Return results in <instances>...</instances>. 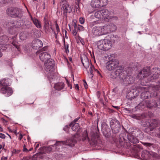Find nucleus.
Segmentation results:
<instances>
[{"instance_id":"f257e3e1","label":"nucleus","mask_w":160,"mask_h":160,"mask_svg":"<svg viewBox=\"0 0 160 160\" xmlns=\"http://www.w3.org/2000/svg\"><path fill=\"white\" fill-rule=\"evenodd\" d=\"M87 140H89L87 132L86 130H84L82 134V136H80L77 132L71 139L67 140L66 142L62 141H57L54 145L48 147H44L43 149L44 151H45V152L49 153L52 150V147L55 146L57 148L61 147L63 145H68L71 147H73L74 145L77 141L82 140L83 141Z\"/></svg>"},{"instance_id":"f03ea898","label":"nucleus","mask_w":160,"mask_h":160,"mask_svg":"<svg viewBox=\"0 0 160 160\" xmlns=\"http://www.w3.org/2000/svg\"><path fill=\"white\" fill-rule=\"evenodd\" d=\"M159 78H160V69L156 68H153L151 71L149 67H145L137 76L138 78L142 80L143 82L145 81L146 83L153 82Z\"/></svg>"},{"instance_id":"7ed1b4c3","label":"nucleus","mask_w":160,"mask_h":160,"mask_svg":"<svg viewBox=\"0 0 160 160\" xmlns=\"http://www.w3.org/2000/svg\"><path fill=\"white\" fill-rule=\"evenodd\" d=\"M142 85L145 86L140 87V89L142 92L141 94V97L142 99H146L150 97L156 96L157 95L158 91L160 87V81L156 85L151 84L149 87L145 84H142Z\"/></svg>"},{"instance_id":"20e7f679","label":"nucleus","mask_w":160,"mask_h":160,"mask_svg":"<svg viewBox=\"0 0 160 160\" xmlns=\"http://www.w3.org/2000/svg\"><path fill=\"white\" fill-rule=\"evenodd\" d=\"M36 54L39 56L41 61H45L44 65L46 70L49 72L53 71L55 63L54 61L51 59L50 55L46 52H43L42 50L37 52Z\"/></svg>"},{"instance_id":"39448f33","label":"nucleus","mask_w":160,"mask_h":160,"mask_svg":"<svg viewBox=\"0 0 160 160\" xmlns=\"http://www.w3.org/2000/svg\"><path fill=\"white\" fill-rule=\"evenodd\" d=\"M81 59L82 63L84 68L88 73L90 78H91V79L92 78L94 71L99 75H101V74L99 71L95 69L93 66L90 63L86 56L84 54L82 55L81 56Z\"/></svg>"},{"instance_id":"423d86ee","label":"nucleus","mask_w":160,"mask_h":160,"mask_svg":"<svg viewBox=\"0 0 160 160\" xmlns=\"http://www.w3.org/2000/svg\"><path fill=\"white\" fill-rule=\"evenodd\" d=\"M97 45L99 49L103 51H108L112 48V43L111 39L105 38L98 41L97 42Z\"/></svg>"},{"instance_id":"0eeeda50","label":"nucleus","mask_w":160,"mask_h":160,"mask_svg":"<svg viewBox=\"0 0 160 160\" xmlns=\"http://www.w3.org/2000/svg\"><path fill=\"white\" fill-rule=\"evenodd\" d=\"M22 24L20 22H14L13 21L9 22L7 24H4L5 27L8 28V32L11 34H15V31L14 28H19L22 26Z\"/></svg>"},{"instance_id":"6e6552de","label":"nucleus","mask_w":160,"mask_h":160,"mask_svg":"<svg viewBox=\"0 0 160 160\" xmlns=\"http://www.w3.org/2000/svg\"><path fill=\"white\" fill-rule=\"evenodd\" d=\"M159 122L157 119L145 120L142 122V125L144 127H148L150 131H152L157 127Z\"/></svg>"},{"instance_id":"1a4fd4ad","label":"nucleus","mask_w":160,"mask_h":160,"mask_svg":"<svg viewBox=\"0 0 160 160\" xmlns=\"http://www.w3.org/2000/svg\"><path fill=\"white\" fill-rule=\"evenodd\" d=\"M108 29L104 26L94 27L92 30V33L95 36H100L107 33Z\"/></svg>"},{"instance_id":"9d476101","label":"nucleus","mask_w":160,"mask_h":160,"mask_svg":"<svg viewBox=\"0 0 160 160\" xmlns=\"http://www.w3.org/2000/svg\"><path fill=\"white\" fill-rule=\"evenodd\" d=\"M122 70L123 69L121 67H118L115 71H112L111 72L110 74V78L114 79L119 76L121 81L122 79H123V77H124V74L122 73Z\"/></svg>"},{"instance_id":"9b49d317","label":"nucleus","mask_w":160,"mask_h":160,"mask_svg":"<svg viewBox=\"0 0 160 160\" xmlns=\"http://www.w3.org/2000/svg\"><path fill=\"white\" fill-rule=\"evenodd\" d=\"M7 13L12 17H20L22 14L21 9L17 8H10L7 9Z\"/></svg>"},{"instance_id":"f8f14e48","label":"nucleus","mask_w":160,"mask_h":160,"mask_svg":"<svg viewBox=\"0 0 160 160\" xmlns=\"http://www.w3.org/2000/svg\"><path fill=\"white\" fill-rule=\"evenodd\" d=\"M118 62L115 60H110L106 64V68L109 70H113L115 68H117L119 67Z\"/></svg>"},{"instance_id":"ddd939ff","label":"nucleus","mask_w":160,"mask_h":160,"mask_svg":"<svg viewBox=\"0 0 160 160\" xmlns=\"http://www.w3.org/2000/svg\"><path fill=\"white\" fill-rule=\"evenodd\" d=\"M110 125L113 133H117L120 131V125L119 121L115 119L111 120Z\"/></svg>"},{"instance_id":"4468645a","label":"nucleus","mask_w":160,"mask_h":160,"mask_svg":"<svg viewBox=\"0 0 160 160\" xmlns=\"http://www.w3.org/2000/svg\"><path fill=\"white\" fill-rule=\"evenodd\" d=\"M156 156L155 153L151 151H148L146 150H143L141 155V158L142 160H148L150 159L151 157Z\"/></svg>"},{"instance_id":"2eb2a0df","label":"nucleus","mask_w":160,"mask_h":160,"mask_svg":"<svg viewBox=\"0 0 160 160\" xmlns=\"http://www.w3.org/2000/svg\"><path fill=\"white\" fill-rule=\"evenodd\" d=\"M134 81V79L133 77L131 76H127L124 75L123 77V79H122L121 82L122 84L127 85L129 84L132 83Z\"/></svg>"},{"instance_id":"dca6fc26","label":"nucleus","mask_w":160,"mask_h":160,"mask_svg":"<svg viewBox=\"0 0 160 160\" xmlns=\"http://www.w3.org/2000/svg\"><path fill=\"white\" fill-rule=\"evenodd\" d=\"M13 92L12 89L9 87H2L0 90V92L4 94L7 97L11 96Z\"/></svg>"},{"instance_id":"f3484780","label":"nucleus","mask_w":160,"mask_h":160,"mask_svg":"<svg viewBox=\"0 0 160 160\" xmlns=\"http://www.w3.org/2000/svg\"><path fill=\"white\" fill-rule=\"evenodd\" d=\"M67 0H61V2L62 5V8L65 12H70L72 11L71 7L69 5L67 2Z\"/></svg>"},{"instance_id":"a211bd4d","label":"nucleus","mask_w":160,"mask_h":160,"mask_svg":"<svg viewBox=\"0 0 160 160\" xmlns=\"http://www.w3.org/2000/svg\"><path fill=\"white\" fill-rule=\"evenodd\" d=\"M111 12L106 9L102 10V19L104 20L106 22H108L111 18L110 16Z\"/></svg>"},{"instance_id":"6ab92c4d","label":"nucleus","mask_w":160,"mask_h":160,"mask_svg":"<svg viewBox=\"0 0 160 160\" xmlns=\"http://www.w3.org/2000/svg\"><path fill=\"white\" fill-rule=\"evenodd\" d=\"M159 105H160L159 101L156 103L155 100H153L146 102L145 105L147 108H150L152 107H158Z\"/></svg>"},{"instance_id":"aec40b11","label":"nucleus","mask_w":160,"mask_h":160,"mask_svg":"<svg viewBox=\"0 0 160 160\" xmlns=\"http://www.w3.org/2000/svg\"><path fill=\"white\" fill-rule=\"evenodd\" d=\"M42 42L39 39L34 40L32 42V48L35 49H39L42 46Z\"/></svg>"},{"instance_id":"412c9836","label":"nucleus","mask_w":160,"mask_h":160,"mask_svg":"<svg viewBox=\"0 0 160 160\" xmlns=\"http://www.w3.org/2000/svg\"><path fill=\"white\" fill-rule=\"evenodd\" d=\"M74 122H71L70 124V126H72V129L73 131H77L79 132L80 130V126L78 123H75Z\"/></svg>"},{"instance_id":"4be33fe9","label":"nucleus","mask_w":160,"mask_h":160,"mask_svg":"<svg viewBox=\"0 0 160 160\" xmlns=\"http://www.w3.org/2000/svg\"><path fill=\"white\" fill-rule=\"evenodd\" d=\"M104 26L107 27L108 30L107 31V33L109 32H113L116 30V26L113 24H111L110 25H105Z\"/></svg>"},{"instance_id":"5701e85b","label":"nucleus","mask_w":160,"mask_h":160,"mask_svg":"<svg viewBox=\"0 0 160 160\" xmlns=\"http://www.w3.org/2000/svg\"><path fill=\"white\" fill-rule=\"evenodd\" d=\"M10 80L8 78H5L0 80V85L2 87H8L9 85V82Z\"/></svg>"},{"instance_id":"b1692460","label":"nucleus","mask_w":160,"mask_h":160,"mask_svg":"<svg viewBox=\"0 0 160 160\" xmlns=\"http://www.w3.org/2000/svg\"><path fill=\"white\" fill-rule=\"evenodd\" d=\"M99 136L98 134L97 133H94L91 135V139L92 142L94 144H97V141L99 139Z\"/></svg>"},{"instance_id":"393cba45","label":"nucleus","mask_w":160,"mask_h":160,"mask_svg":"<svg viewBox=\"0 0 160 160\" xmlns=\"http://www.w3.org/2000/svg\"><path fill=\"white\" fill-rule=\"evenodd\" d=\"M99 0H92L91 2V6L94 8H99L100 7V1Z\"/></svg>"},{"instance_id":"a878e982","label":"nucleus","mask_w":160,"mask_h":160,"mask_svg":"<svg viewBox=\"0 0 160 160\" xmlns=\"http://www.w3.org/2000/svg\"><path fill=\"white\" fill-rule=\"evenodd\" d=\"M64 87V84L63 82L57 83L54 86V88L57 90H60L63 89Z\"/></svg>"},{"instance_id":"bb28decb","label":"nucleus","mask_w":160,"mask_h":160,"mask_svg":"<svg viewBox=\"0 0 160 160\" xmlns=\"http://www.w3.org/2000/svg\"><path fill=\"white\" fill-rule=\"evenodd\" d=\"M128 138L129 141L132 143H136L138 142V139L133 135L129 134L128 136Z\"/></svg>"},{"instance_id":"cd10ccee","label":"nucleus","mask_w":160,"mask_h":160,"mask_svg":"<svg viewBox=\"0 0 160 160\" xmlns=\"http://www.w3.org/2000/svg\"><path fill=\"white\" fill-rule=\"evenodd\" d=\"M44 29L45 32L48 33L49 32L50 29L49 27V23L48 21L45 18L44 19Z\"/></svg>"},{"instance_id":"c85d7f7f","label":"nucleus","mask_w":160,"mask_h":160,"mask_svg":"<svg viewBox=\"0 0 160 160\" xmlns=\"http://www.w3.org/2000/svg\"><path fill=\"white\" fill-rule=\"evenodd\" d=\"M32 20L35 26L38 28H40L41 27V23L40 21L36 18H32Z\"/></svg>"},{"instance_id":"c756f323","label":"nucleus","mask_w":160,"mask_h":160,"mask_svg":"<svg viewBox=\"0 0 160 160\" xmlns=\"http://www.w3.org/2000/svg\"><path fill=\"white\" fill-rule=\"evenodd\" d=\"M12 44L16 48H17L18 50H19V48L18 47V42L16 40V36L12 37Z\"/></svg>"},{"instance_id":"7c9ffc66","label":"nucleus","mask_w":160,"mask_h":160,"mask_svg":"<svg viewBox=\"0 0 160 160\" xmlns=\"http://www.w3.org/2000/svg\"><path fill=\"white\" fill-rule=\"evenodd\" d=\"M27 36V33L26 32H22L20 33L19 37L21 40H25Z\"/></svg>"},{"instance_id":"2f4dec72","label":"nucleus","mask_w":160,"mask_h":160,"mask_svg":"<svg viewBox=\"0 0 160 160\" xmlns=\"http://www.w3.org/2000/svg\"><path fill=\"white\" fill-rule=\"evenodd\" d=\"M102 10L96 12L94 14V16L97 18L102 19Z\"/></svg>"},{"instance_id":"473e14b6","label":"nucleus","mask_w":160,"mask_h":160,"mask_svg":"<svg viewBox=\"0 0 160 160\" xmlns=\"http://www.w3.org/2000/svg\"><path fill=\"white\" fill-rule=\"evenodd\" d=\"M100 1V7H103L107 5L108 3L107 0H99Z\"/></svg>"},{"instance_id":"72a5a7b5","label":"nucleus","mask_w":160,"mask_h":160,"mask_svg":"<svg viewBox=\"0 0 160 160\" xmlns=\"http://www.w3.org/2000/svg\"><path fill=\"white\" fill-rule=\"evenodd\" d=\"M137 108L140 109H144V105H143V102H142L139 103L137 106Z\"/></svg>"},{"instance_id":"f704fd0d","label":"nucleus","mask_w":160,"mask_h":160,"mask_svg":"<svg viewBox=\"0 0 160 160\" xmlns=\"http://www.w3.org/2000/svg\"><path fill=\"white\" fill-rule=\"evenodd\" d=\"M20 150H18L14 149L12 152V154H18L20 152Z\"/></svg>"},{"instance_id":"c9c22d12","label":"nucleus","mask_w":160,"mask_h":160,"mask_svg":"<svg viewBox=\"0 0 160 160\" xmlns=\"http://www.w3.org/2000/svg\"><path fill=\"white\" fill-rule=\"evenodd\" d=\"M71 127L70 124L69 125H67L65 126L63 128V130L66 132H68V129Z\"/></svg>"},{"instance_id":"e433bc0d","label":"nucleus","mask_w":160,"mask_h":160,"mask_svg":"<svg viewBox=\"0 0 160 160\" xmlns=\"http://www.w3.org/2000/svg\"><path fill=\"white\" fill-rule=\"evenodd\" d=\"M78 29L79 31H82L84 30V28L82 26L78 25Z\"/></svg>"},{"instance_id":"4c0bfd02","label":"nucleus","mask_w":160,"mask_h":160,"mask_svg":"<svg viewBox=\"0 0 160 160\" xmlns=\"http://www.w3.org/2000/svg\"><path fill=\"white\" fill-rule=\"evenodd\" d=\"M80 22L81 24H83L84 22V19L82 18H80L79 19Z\"/></svg>"},{"instance_id":"58836bf2","label":"nucleus","mask_w":160,"mask_h":160,"mask_svg":"<svg viewBox=\"0 0 160 160\" xmlns=\"http://www.w3.org/2000/svg\"><path fill=\"white\" fill-rule=\"evenodd\" d=\"M55 27H56V28L57 31V33H58V32H60V29L59 28V26L58 25L57 23H56L55 24Z\"/></svg>"},{"instance_id":"ea45409f","label":"nucleus","mask_w":160,"mask_h":160,"mask_svg":"<svg viewBox=\"0 0 160 160\" xmlns=\"http://www.w3.org/2000/svg\"><path fill=\"white\" fill-rule=\"evenodd\" d=\"M78 29H74L73 31V34L74 36H76L77 37V34L78 32L77 31Z\"/></svg>"},{"instance_id":"a19ab883","label":"nucleus","mask_w":160,"mask_h":160,"mask_svg":"<svg viewBox=\"0 0 160 160\" xmlns=\"http://www.w3.org/2000/svg\"><path fill=\"white\" fill-rule=\"evenodd\" d=\"M143 144L145 146H149L150 147L151 146H152V144L149 143H147V142H143Z\"/></svg>"},{"instance_id":"79ce46f5","label":"nucleus","mask_w":160,"mask_h":160,"mask_svg":"<svg viewBox=\"0 0 160 160\" xmlns=\"http://www.w3.org/2000/svg\"><path fill=\"white\" fill-rule=\"evenodd\" d=\"M69 44H67L66 47L65 48V52L66 53H68L69 52V50L68 49Z\"/></svg>"},{"instance_id":"37998d69","label":"nucleus","mask_w":160,"mask_h":160,"mask_svg":"<svg viewBox=\"0 0 160 160\" xmlns=\"http://www.w3.org/2000/svg\"><path fill=\"white\" fill-rule=\"evenodd\" d=\"M0 138L2 139H4L5 138V136L3 134L0 133Z\"/></svg>"},{"instance_id":"c03bdc74","label":"nucleus","mask_w":160,"mask_h":160,"mask_svg":"<svg viewBox=\"0 0 160 160\" xmlns=\"http://www.w3.org/2000/svg\"><path fill=\"white\" fill-rule=\"evenodd\" d=\"M79 40L81 42V43H82V45H84L85 44V42H84V41L83 39L81 38H80Z\"/></svg>"},{"instance_id":"a18cd8bd","label":"nucleus","mask_w":160,"mask_h":160,"mask_svg":"<svg viewBox=\"0 0 160 160\" xmlns=\"http://www.w3.org/2000/svg\"><path fill=\"white\" fill-rule=\"evenodd\" d=\"M73 22H74L73 24V27L74 28V29H78V26H77V25L76 24V23L75 22H74V21H73Z\"/></svg>"},{"instance_id":"49530a36","label":"nucleus","mask_w":160,"mask_h":160,"mask_svg":"<svg viewBox=\"0 0 160 160\" xmlns=\"http://www.w3.org/2000/svg\"><path fill=\"white\" fill-rule=\"evenodd\" d=\"M6 3L5 0H0V3L1 4H4Z\"/></svg>"},{"instance_id":"de8ad7c7","label":"nucleus","mask_w":160,"mask_h":160,"mask_svg":"<svg viewBox=\"0 0 160 160\" xmlns=\"http://www.w3.org/2000/svg\"><path fill=\"white\" fill-rule=\"evenodd\" d=\"M8 158L7 157H2L1 158V160H7Z\"/></svg>"},{"instance_id":"09e8293b","label":"nucleus","mask_w":160,"mask_h":160,"mask_svg":"<svg viewBox=\"0 0 160 160\" xmlns=\"http://www.w3.org/2000/svg\"><path fill=\"white\" fill-rule=\"evenodd\" d=\"M23 150L24 152H28V150L26 148V146L25 145L24 146Z\"/></svg>"},{"instance_id":"8fccbe9b","label":"nucleus","mask_w":160,"mask_h":160,"mask_svg":"<svg viewBox=\"0 0 160 160\" xmlns=\"http://www.w3.org/2000/svg\"><path fill=\"white\" fill-rule=\"evenodd\" d=\"M66 82H67V84H68V86L69 87H70V89H71L72 88V86H71V85L70 84H69V82H68V81L66 79Z\"/></svg>"},{"instance_id":"3c124183","label":"nucleus","mask_w":160,"mask_h":160,"mask_svg":"<svg viewBox=\"0 0 160 160\" xmlns=\"http://www.w3.org/2000/svg\"><path fill=\"white\" fill-rule=\"evenodd\" d=\"M75 88L76 89L78 90H79V86L78 84H77L75 85Z\"/></svg>"},{"instance_id":"603ef678","label":"nucleus","mask_w":160,"mask_h":160,"mask_svg":"<svg viewBox=\"0 0 160 160\" xmlns=\"http://www.w3.org/2000/svg\"><path fill=\"white\" fill-rule=\"evenodd\" d=\"M22 137H23V135L22 134H20V135L19 136V137H18V139L19 140H21V139H22Z\"/></svg>"},{"instance_id":"864d4df0","label":"nucleus","mask_w":160,"mask_h":160,"mask_svg":"<svg viewBox=\"0 0 160 160\" xmlns=\"http://www.w3.org/2000/svg\"><path fill=\"white\" fill-rule=\"evenodd\" d=\"M84 86L85 88H88V85L86 82H84Z\"/></svg>"},{"instance_id":"5fc2aeb1","label":"nucleus","mask_w":160,"mask_h":160,"mask_svg":"<svg viewBox=\"0 0 160 160\" xmlns=\"http://www.w3.org/2000/svg\"><path fill=\"white\" fill-rule=\"evenodd\" d=\"M78 118H77L74 119V121L72 122H74V123H76V122L78 121Z\"/></svg>"},{"instance_id":"6e6d98bb","label":"nucleus","mask_w":160,"mask_h":160,"mask_svg":"<svg viewBox=\"0 0 160 160\" xmlns=\"http://www.w3.org/2000/svg\"><path fill=\"white\" fill-rule=\"evenodd\" d=\"M159 132L157 134V136L159 138H160V127L159 128Z\"/></svg>"},{"instance_id":"4d7b16f0","label":"nucleus","mask_w":160,"mask_h":160,"mask_svg":"<svg viewBox=\"0 0 160 160\" xmlns=\"http://www.w3.org/2000/svg\"><path fill=\"white\" fill-rule=\"evenodd\" d=\"M69 60L70 62H72V58H71V57H69Z\"/></svg>"},{"instance_id":"13d9d810","label":"nucleus","mask_w":160,"mask_h":160,"mask_svg":"<svg viewBox=\"0 0 160 160\" xmlns=\"http://www.w3.org/2000/svg\"><path fill=\"white\" fill-rule=\"evenodd\" d=\"M39 146V144H37L35 148L36 149L37 148H38Z\"/></svg>"},{"instance_id":"bf43d9fd","label":"nucleus","mask_w":160,"mask_h":160,"mask_svg":"<svg viewBox=\"0 0 160 160\" xmlns=\"http://www.w3.org/2000/svg\"><path fill=\"white\" fill-rule=\"evenodd\" d=\"M3 130V129L1 127V126L0 125V132L2 131Z\"/></svg>"},{"instance_id":"052dcab7","label":"nucleus","mask_w":160,"mask_h":160,"mask_svg":"<svg viewBox=\"0 0 160 160\" xmlns=\"http://www.w3.org/2000/svg\"><path fill=\"white\" fill-rule=\"evenodd\" d=\"M6 3L9 2L10 1H12V0H5Z\"/></svg>"},{"instance_id":"680f3d73","label":"nucleus","mask_w":160,"mask_h":160,"mask_svg":"<svg viewBox=\"0 0 160 160\" xmlns=\"http://www.w3.org/2000/svg\"><path fill=\"white\" fill-rule=\"evenodd\" d=\"M54 34H55V38H57V34H56V33L55 32H54Z\"/></svg>"},{"instance_id":"e2e57ef3","label":"nucleus","mask_w":160,"mask_h":160,"mask_svg":"<svg viewBox=\"0 0 160 160\" xmlns=\"http://www.w3.org/2000/svg\"><path fill=\"white\" fill-rule=\"evenodd\" d=\"M55 0H53V4H55Z\"/></svg>"},{"instance_id":"0e129e2a","label":"nucleus","mask_w":160,"mask_h":160,"mask_svg":"<svg viewBox=\"0 0 160 160\" xmlns=\"http://www.w3.org/2000/svg\"><path fill=\"white\" fill-rule=\"evenodd\" d=\"M8 130H9V131L11 132H12V131L10 129V128H8Z\"/></svg>"},{"instance_id":"69168bd1","label":"nucleus","mask_w":160,"mask_h":160,"mask_svg":"<svg viewBox=\"0 0 160 160\" xmlns=\"http://www.w3.org/2000/svg\"><path fill=\"white\" fill-rule=\"evenodd\" d=\"M115 108H116L117 109H118L119 108L118 106H113Z\"/></svg>"},{"instance_id":"338daca9","label":"nucleus","mask_w":160,"mask_h":160,"mask_svg":"<svg viewBox=\"0 0 160 160\" xmlns=\"http://www.w3.org/2000/svg\"><path fill=\"white\" fill-rule=\"evenodd\" d=\"M2 53L0 52V57H2Z\"/></svg>"},{"instance_id":"774afa93","label":"nucleus","mask_w":160,"mask_h":160,"mask_svg":"<svg viewBox=\"0 0 160 160\" xmlns=\"http://www.w3.org/2000/svg\"><path fill=\"white\" fill-rule=\"evenodd\" d=\"M32 148H30L29 149V150H28V151H31L32 150Z\"/></svg>"}]
</instances>
